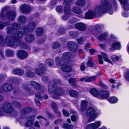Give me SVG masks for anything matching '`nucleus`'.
<instances>
[{
	"label": "nucleus",
	"mask_w": 129,
	"mask_h": 129,
	"mask_svg": "<svg viewBox=\"0 0 129 129\" xmlns=\"http://www.w3.org/2000/svg\"><path fill=\"white\" fill-rule=\"evenodd\" d=\"M52 108L54 110H57V107L56 104L54 103H52Z\"/></svg>",
	"instance_id": "nucleus-48"
},
{
	"label": "nucleus",
	"mask_w": 129,
	"mask_h": 129,
	"mask_svg": "<svg viewBox=\"0 0 129 129\" xmlns=\"http://www.w3.org/2000/svg\"><path fill=\"white\" fill-rule=\"evenodd\" d=\"M76 42L72 41L69 42L67 43V46L68 48L73 52L75 51L76 50V49L75 50L73 49L74 47L76 46Z\"/></svg>",
	"instance_id": "nucleus-15"
},
{
	"label": "nucleus",
	"mask_w": 129,
	"mask_h": 129,
	"mask_svg": "<svg viewBox=\"0 0 129 129\" xmlns=\"http://www.w3.org/2000/svg\"><path fill=\"white\" fill-rule=\"evenodd\" d=\"M33 124V121L32 120L28 121L25 124V126L26 127H29Z\"/></svg>",
	"instance_id": "nucleus-40"
},
{
	"label": "nucleus",
	"mask_w": 129,
	"mask_h": 129,
	"mask_svg": "<svg viewBox=\"0 0 129 129\" xmlns=\"http://www.w3.org/2000/svg\"><path fill=\"white\" fill-rule=\"evenodd\" d=\"M59 90L54 86L50 85L48 89V92L49 93L53 94V98L58 99L59 98L60 95L59 93Z\"/></svg>",
	"instance_id": "nucleus-6"
},
{
	"label": "nucleus",
	"mask_w": 129,
	"mask_h": 129,
	"mask_svg": "<svg viewBox=\"0 0 129 129\" xmlns=\"http://www.w3.org/2000/svg\"><path fill=\"white\" fill-rule=\"evenodd\" d=\"M62 112L63 114L66 116L68 117L69 116L70 114L65 109H63Z\"/></svg>",
	"instance_id": "nucleus-42"
},
{
	"label": "nucleus",
	"mask_w": 129,
	"mask_h": 129,
	"mask_svg": "<svg viewBox=\"0 0 129 129\" xmlns=\"http://www.w3.org/2000/svg\"><path fill=\"white\" fill-rule=\"evenodd\" d=\"M26 52L24 50H20L17 52V56L18 58L20 59H23L27 56Z\"/></svg>",
	"instance_id": "nucleus-13"
},
{
	"label": "nucleus",
	"mask_w": 129,
	"mask_h": 129,
	"mask_svg": "<svg viewBox=\"0 0 129 129\" xmlns=\"http://www.w3.org/2000/svg\"><path fill=\"white\" fill-rule=\"evenodd\" d=\"M34 39V36L31 34H29L26 36V40L27 42H30L33 41Z\"/></svg>",
	"instance_id": "nucleus-26"
},
{
	"label": "nucleus",
	"mask_w": 129,
	"mask_h": 129,
	"mask_svg": "<svg viewBox=\"0 0 129 129\" xmlns=\"http://www.w3.org/2000/svg\"><path fill=\"white\" fill-rule=\"evenodd\" d=\"M125 77L126 80L129 81V70H127L125 74Z\"/></svg>",
	"instance_id": "nucleus-36"
},
{
	"label": "nucleus",
	"mask_w": 129,
	"mask_h": 129,
	"mask_svg": "<svg viewBox=\"0 0 129 129\" xmlns=\"http://www.w3.org/2000/svg\"><path fill=\"white\" fill-rule=\"evenodd\" d=\"M87 65L89 67H91L93 65V63L91 61L89 60L88 62Z\"/></svg>",
	"instance_id": "nucleus-45"
},
{
	"label": "nucleus",
	"mask_w": 129,
	"mask_h": 129,
	"mask_svg": "<svg viewBox=\"0 0 129 129\" xmlns=\"http://www.w3.org/2000/svg\"><path fill=\"white\" fill-rule=\"evenodd\" d=\"M36 26L35 23L33 22H31L29 23L28 26V28H22L23 33L25 34V32L32 31Z\"/></svg>",
	"instance_id": "nucleus-9"
},
{
	"label": "nucleus",
	"mask_w": 129,
	"mask_h": 129,
	"mask_svg": "<svg viewBox=\"0 0 129 129\" xmlns=\"http://www.w3.org/2000/svg\"><path fill=\"white\" fill-rule=\"evenodd\" d=\"M40 69L37 68L35 69L36 73L37 75H40L44 72V71L45 69V66L43 64H41L39 65Z\"/></svg>",
	"instance_id": "nucleus-10"
},
{
	"label": "nucleus",
	"mask_w": 129,
	"mask_h": 129,
	"mask_svg": "<svg viewBox=\"0 0 129 129\" xmlns=\"http://www.w3.org/2000/svg\"><path fill=\"white\" fill-rule=\"evenodd\" d=\"M120 3L123 5L124 8L127 10H129V3L126 0H119Z\"/></svg>",
	"instance_id": "nucleus-16"
},
{
	"label": "nucleus",
	"mask_w": 129,
	"mask_h": 129,
	"mask_svg": "<svg viewBox=\"0 0 129 129\" xmlns=\"http://www.w3.org/2000/svg\"><path fill=\"white\" fill-rule=\"evenodd\" d=\"M126 50L127 52L129 54V44H128L126 47Z\"/></svg>",
	"instance_id": "nucleus-62"
},
{
	"label": "nucleus",
	"mask_w": 129,
	"mask_h": 129,
	"mask_svg": "<svg viewBox=\"0 0 129 129\" xmlns=\"http://www.w3.org/2000/svg\"><path fill=\"white\" fill-rule=\"evenodd\" d=\"M107 100L111 103H114L117 102L118 99L115 97L113 96L109 99H108Z\"/></svg>",
	"instance_id": "nucleus-27"
},
{
	"label": "nucleus",
	"mask_w": 129,
	"mask_h": 129,
	"mask_svg": "<svg viewBox=\"0 0 129 129\" xmlns=\"http://www.w3.org/2000/svg\"><path fill=\"white\" fill-rule=\"evenodd\" d=\"M86 129H94L92 124L91 123L87 125L86 127Z\"/></svg>",
	"instance_id": "nucleus-43"
},
{
	"label": "nucleus",
	"mask_w": 129,
	"mask_h": 129,
	"mask_svg": "<svg viewBox=\"0 0 129 129\" xmlns=\"http://www.w3.org/2000/svg\"><path fill=\"white\" fill-rule=\"evenodd\" d=\"M72 10L74 13L78 14H80L82 13L81 9L76 7H74Z\"/></svg>",
	"instance_id": "nucleus-21"
},
{
	"label": "nucleus",
	"mask_w": 129,
	"mask_h": 129,
	"mask_svg": "<svg viewBox=\"0 0 129 129\" xmlns=\"http://www.w3.org/2000/svg\"><path fill=\"white\" fill-rule=\"evenodd\" d=\"M87 101L83 100L81 101L80 110L83 111L86 109L87 106Z\"/></svg>",
	"instance_id": "nucleus-20"
},
{
	"label": "nucleus",
	"mask_w": 129,
	"mask_h": 129,
	"mask_svg": "<svg viewBox=\"0 0 129 129\" xmlns=\"http://www.w3.org/2000/svg\"><path fill=\"white\" fill-rule=\"evenodd\" d=\"M61 69L63 71L66 72H71L72 70L71 67L67 65H63L61 67Z\"/></svg>",
	"instance_id": "nucleus-18"
},
{
	"label": "nucleus",
	"mask_w": 129,
	"mask_h": 129,
	"mask_svg": "<svg viewBox=\"0 0 129 129\" xmlns=\"http://www.w3.org/2000/svg\"><path fill=\"white\" fill-rule=\"evenodd\" d=\"M89 92L94 96L98 97L101 99L107 98L109 95L108 93L106 91H102L99 93L97 90L95 88L91 89Z\"/></svg>",
	"instance_id": "nucleus-4"
},
{
	"label": "nucleus",
	"mask_w": 129,
	"mask_h": 129,
	"mask_svg": "<svg viewBox=\"0 0 129 129\" xmlns=\"http://www.w3.org/2000/svg\"><path fill=\"white\" fill-rule=\"evenodd\" d=\"M74 81L75 80L73 78H71L69 80V82L71 84L73 83L74 82Z\"/></svg>",
	"instance_id": "nucleus-54"
},
{
	"label": "nucleus",
	"mask_w": 129,
	"mask_h": 129,
	"mask_svg": "<svg viewBox=\"0 0 129 129\" xmlns=\"http://www.w3.org/2000/svg\"><path fill=\"white\" fill-rule=\"evenodd\" d=\"M18 21L20 22L23 23L25 21V19L24 17L23 16H20L18 18Z\"/></svg>",
	"instance_id": "nucleus-39"
},
{
	"label": "nucleus",
	"mask_w": 129,
	"mask_h": 129,
	"mask_svg": "<svg viewBox=\"0 0 129 129\" xmlns=\"http://www.w3.org/2000/svg\"><path fill=\"white\" fill-rule=\"evenodd\" d=\"M13 72L14 74L19 75H23L24 73L23 71L22 70L19 69L14 70Z\"/></svg>",
	"instance_id": "nucleus-22"
},
{
	"label": "nucleus",
	"mask_w": 129,
	"mask_h": 129,
	"mask_svg": "<svg viewBox=\"0 0 129 129\" xmlns=\"http://www.w3.org/2000/svg\"><path fill=\"white\" fill-rule=\"evenodd\" d=\"M34 88L36 89H39L40 88V84L34 81H31L29 83Z\"/></svg>",
	"instance_id": "nucleus-17"
},
{
	"label": "nucleus",
	"mask_w": 129,
	"mask_h": 129,
	"mask_svg": "<svg viewBox=\"0 0 129 129\" xmlns=\"http://www.w3.org/2000/svg\"><path fill=\"white\" fill-rule=\"evenodd\" d=\"M57 11L59 13H61L62 12V8L61 6H58L56 8Z\"/></svg>",
	"instance_id": "nucleus-41"
},
{
	"label": "nucleus",
	"mask_w": 129,
	"mask_h": 129,
	"mask_svg": "<svg viewBox=\"0 0 129 129\" xmlns=\"http://www.w3.org/2000/svg\"><path fill=\"white\" fill-rule=\"evenodd\" d=\"M7 15L8 18L9 20H12L14 18L15 16V14L14 12H9L7 13Z\"/></svg>",
	"instance_id": "nucleus-23"
},
{
	"label": "nucleus",
	"mask_w": 129,
	"mask_h": 129,
	"mask_svg": "<svg viewBox=\"0 0 129 129\" xmlns=\"http://www.w3.org/2000/svg\"><path fill=\"white\" fill-rule=\"evenodd\" d=\"M26 6L25 5H23V8H22L21 9V11L23 12H23V10L24 9H26Z\"/></svg>",
	"instance_id": "nucleus-56"
},
{
	"label": "nucleus",
	"mask_w": 129,
	"mask_h": 129,
	"mask_svg": "<svg viewBox=\"0 0 129 129\" xmlns=\"http://www.w3.org/2000/svg\"><path fill=\"white\" fill-rule=\"evenodd\" d=\"M121 47V45L120 42H114L112 44L111 47L110 48V50L112 51L115 49H119Z\"/></svg>",
	"instance_id": "nucleus-12"
},
{
	"label": "nucleus",
	"mask_w": 129,
	"mask_h": 129,
	"mask_svg": "<svg viewBox=\"0 0 129 129\" xmlns=\"http://www.w3.org/2000/svg\"><path fill=\"white\" fill-rule=\"evenodd\" d=\"M55 61L57 67L60 66L63 62L61 58L59 57H57L56 58Z\"/></svg>",
	"instance_id": "nucleus-24"
},
{
	"label": "nucleus",
	"mask_w": 129,
	"mask_h": 129,
	"mask_svg": "<svg viewBox=\"0 0 129 129\" xmlns=\"http://www.w3.org/2000/svg\"><path fill=\"white\" fill-rule=\"evenodd\" d=\"M102 124V122L100 121H96L94 123H92L94 129L99 127Z\"/></svg>",
	"instance_id": "nucleus-28"
},
{
	"label": "nucleus",
	"mask_w": 129,
	"mask_h": 129,
	"mask_svg": "<svg viewBox=\"0 0 129 129\" xmlns=\"http://www.w3.org/2000/svg\"><path fill=\"white\" fill-rule=\"evenodd\" d=\"M101 114V112L97 111L96 109H94L92 107L89 108L87 110L86 112V115L89 117L88 121L90 122L94 121Z\"/></svg>",
	"instance_id": "nucleus-3"
},
{
	"label": "nucleus",
	"mask_w": 129,
	"mask_h": 129,
	"mask_svg": "<svg viewBox=\"0 0 129 129\" xmlns=\"http://www.w3.org/2000/svg\"><path fill=\"white\" fill-rule=\"evenodd\" d=\"M90 44L89 43L87 44L85 47L86 49H88L90 47Z\"/></svg>",
	"instance_id": "nucleus-57"
},
{
	"label": "nucleus",
	"mask_w": 129,
	"mask_h": 129,
	"mask_svg": "<svg viewBox=\"0 0 129 129\" xmlns=\"http://www.w3.org/2000/svg\"><path fill=\"white\" fill-rule=\"evenodd\" d=\"M35 101L36 104L38 106H40L41 105V103L39 101L37 100L36 99H35Z\"/></svg>",
	"instance_id": "nucleus-53"
},
{
	"label": "nucleus",
	"mask_w": 129,
	"mask_h": 129,
	"mask_svg": "<svg viewBox=\"0 0 129 129\" xmlns=\"http://www.w3.org/2000/svg\"><path fill=\"white\" fill-rule=\"evenodd\" d=\"M42 79L43 81H45L47 79V78L46 77L44 76L42 77Z\"/></svg>",
	"instance_id": "nucleus-63"
},
{
	"label": "nucleus",
	"mask_w": 129,
	"mask_h": 129,
	"mask_svg": "<svg viewBox=\"0 0 129 129\" xmlns=\"http://www.w3.org/2000/svg\"><path fill=\"white\" fill-rule=\"evenodd\" d=\"M77 118L74 115H72L71 117L72 121H75Z\"/></svg>",
	"instance_id": "nucleus-51"
},
{
	"label": "nucleus",
	"mask_w": 129,
	"mask_h": 129,
	"mask_svg": "<svg viewBox=\"0 0 129 129\" xmlns=\"http://www.w3.org/2000/svg\"><path fill=\"white\" fill-rule=\"evenodd\" d=\"M101 55H99L98 56L99 62L100 63L102 64L103 63V61L102 59L103 58L104 60L112 64V62L108 57V56L107 54L104 52L101 53Z\"/></svg>",
	"instance_id": "nucleus-7"
},
{
	"label": "nucleus",
	"mask_w": 129,
	"mask_h": 129,
	"mask_svg": "<svg viewBox=\"0 0 129 129\" xmlns=\"http://www.w3.org/2000/svg\"><path fill=\"white\" fill-rule=\"evenodd\" d=\"M35 126H37L38 127H40V125L39 124L38 122L37 121H36L35 123Z\"/></svg>",
	"instance_id": "nucleus-58"
},
{
	"label": "nucleus",
	"mask_w": 129,
	"mask_h": 129,
	"mask_svg": "<svg viewBox=\"0 0 129 129\" xmlns=\"http://www.w3.org/2000/svg\"><path fill=\"white\" fill-rule=\"evenodd\" d=\"M15 35L16 37H17L19 38H21L23 36L22 33L19 32L18 31H16L15 33Z\"/></svg>",
	"instance_id": "nucleus-34"
},
{
	"label": "nucleus",
	"mask_w": 129,
	"mask_h": 129,
	"mask_svg": "<svg viewBox=\"0 0 129 129\" xmlns=\"http://www.w3.org/2000/svg\"><path fill=\"white\" fill-rule=\"evenodd\" d=\"M14 110L12 105L8 102H7L3 105L2 108H0V116L3 115V112L10 113Z\"/></svg>",
	"instance_id": "nucleus-5"
},
{
	"label": "nucleus",
	"mask_w": 129,
	"mask_h": 129,
	"mask_svg": "<svg viewBox=\"0 0 129 129\" xmlns=\"http://www.w3.org/2000/svg\"><path fill=\"white\" fill-rule=\"evenodd\" d=\"M2 88L4 91L8 92L12 89V87L9 84H4L3 85Z\"/></svg>",
	"instance_id": "nucleus-19"
},
{
	"label": "nucleus",
	"mask_w": 129,
	"mask_h": 129,
	"mask_svg": "<svg viewBox=\"0 0 129 129\" xmlns=\"http://www.w3.org/2000/svg\"><path fill=\"white\" fill-rule=\"evenodd\" d=\"M101 31L100 29H97L95 30V33H93L94 35H96L98 39L101 41L106 40L108 43L111 41H114L115 39V37L113 35H111L110 37L107 33L101 34Z\"/></svg>",
	"instance_id": "nucleus-2"
},
{
	"label": "nucleus",
	"mask_w": 129,
	"mask_h": 129,
	"mask_svg": "<svg viewBox=\"0 0 129 129\" xmlns=\"http://www.w3.org/2000/svg\"><path fill=\"white\" fill-rule=\"evenodd\" d=\"M36 98L37 99H41V95L39 93H37L36 94Z\"/></svg>",
	"instance_id": "nucleus-47"
},
{
	"label": "nucleus",
	"mask_w": 129,
	"mask_h": 129,
	"mask_svg": "<svg viewBox=\"0 0 129 129\" xmlns=\"http://www.w3.org/2000/svg\"><path fill=\"white\" fill-rule=\"evenodd\" d=\"M71 56L70 52H67L64 53L62 56V57L64 59H67Z\"/></svg>",
	"instance_id": "nucleus-31"
},
{
	"label": "nucleus",
	"mask_w": 129,
	"mask_h": 129,
	"mask_svg": "<svg viewBox=\"0 0 129 129\" xmlns=\"http://www.w3.org/2000/svg\"><path fill=\"white\" fill-rule=\"evenodd\" d=\"M12 28L14 29H17L20 28V26L18 24L15 23L12 25Z\"/></svg>",
	"instance_id": "nucleus-38"
},
{
	"label": "nucleus",
	"mask_w": 129,
	"mask_h": 129,
	"mask_svg": "<svg viewBox=\"0 0 129 129\" xmlns=\"http://www.w3.org/2000/svg\"><path fill=\"white\" fill-rule=\"evenodd\" d=\"M36 33L38 36H42L43 33V29L41 27H38Z\"/></svg>",
	"instance_id": "nucleus-30"
},
{
	"label": "nucleus",
	"mask_w": 129,
	"mask_h": 129,
	"mask_svg": "<svg viewBox=\"0 0 129 129\" xmlns=\"http://www.w3.org/2000/svg\"><path fill=\"white\" fill-rule=\"evenodd\" d=\"M123 16L127 17L129 16V14L127 12H124L122 14Z\"/></svg>",
	"instance_id": "nucleus-46"
},
{
	"label": "nucleus",
	"mask_w": 129,
	"mask_h": 129,
	"mask_svg": "<svg viewBox=\"0 0 129 129\" xmlns=\"http://www.w3.org/2000/svg\"><path fill=\"white\" fill-rule=\"evenodd\" d=\"M109 82L111 83H114L115 82V80L113 79H110L109 80Z\"/></svg>",
	"instance_id": "nucleus-55"
},
{
	"label": "nucleus",
	"mask_w": 129,
	"mask_h": 129,
	"mask_svg": "<svg viewBox=\"0 0 129 129\" xmlns=\"http://www.w3.org/2000/svg\"><path fill=\"white\" fill-rule=\"evenodd\" d=\"M52 61L49 59L47 60L46 61V64H48L49 66H51L52 65Z\"/></svg>",
	"instance_id": "nucleus-44"
},
{
	"label": "nucleus",
	"mask_w": 129,
	"mask_h": 129,
	"mask_svg": "<svg viewBox=\"0 0 129 129\" xmlns=\"http://www.w3.org/2000/svg\"><path fill=\"white\" fill-rule=\"evenodd\" d=\"M8 32V33H10L11 32H12L13 30H11L10 28H9L7 29Z\"/></svg>",
	"instance_id": "nucleus-59"
},
{
	"label": "nucleus",
	"mask_w": 129,
	"mask_h": 129,
	"mask_svg": "<svg viewBox=\"0 0 129 129\" xmlns=\"http://www.w3.org/2000/svg\"><path fill=\"white\" fill-rule=\"evenodd\" d=\"M13 104L14 105L17 106H18L20 105L19 103L16 102H15L14 103H13Z\"/></svg>",
	"instance_id": "nucleus-61"
},
{
	"label": "nucleus",
	"mask_w": 129,
	"mask_h": 129,
	"mask_svg": "<svg viewBox=\"0 0 129 129\" xmlns=\"http://www.w3.org/2000/svg\"><path fill=\"white\" fill-rule=\"evenodd\" d=\"M85 66L84 64L82 63L81 66V69L82 70H84L85 69Z\"/></svg>",
	"instance_id": "nucleus-49"
},
{
	"label": "nucleus",
	"mask_w": 129,
	"mask_h": 129,
	"mask_svg": "<svg viewBox=\"0 0 129 129\" xmlns=\"http://www.w3.org/2000/svg\"><path fill=\"white\" fill-rule=\"evenodd\" d=\"M69 94L71 96L76 98H77L78 95L77 92L74 90H71L69 92Z\"/></svg>",
	"instance_id": "nucleus-25"
},
{
	"label": "nucleus",
	"mask_w": 129,
	"mask_h": 129,
	"mask_svg": "<svg viewBox=\"0 0 129 129\" xmlns=\"http://www.w3.org/2000/svg\"><path fill=\"white\" fill-rule=\"evenodd\" d=\"M22 87L23 89L25 90H26L28 89V87H27V85H26L23 84L22 85Z\"/></svg>",
	"instance_id": "nucleus-52"
},
{
	"label": "nucleus",
	"mask_w": 129,
	"mask_h": 129,
	"mask_svg": "<svg viewBox=\"0 0 129 129\" xmlns=\"http://www.w3.org/2000/svg\"><path fill=\"white\" fill-rule=\"evenodd\" d=\"M60 46V45L58 42H55L53 44L52 46V48L53 49H55L58 48Z\"/></svg>",
	"instance_id": "nucleus-33"
},
{
	"label": "nucleus",
	"mask_w": 129,
	"mask_h": 129,
	"mask_svg": "<svg viewBox=\"0 0 129 129\" xmlns=\"http://www.w3.org/2000/svg\"><path fill=\"white\" fill-rule=\"evenodd\" d=\"M91 54H92L95 52V51L94 49H91L89 50Z\"/></svg>",
	"instance_id": "nucleus-50"
},
{
	"label": "nucleus",
	"mask_w": 129,
	"mask_h": 129,
	"mask_svg": "<svg viewBox=\"0 0 129 129\" xmlns=\"http://www.w3.org/2000/svg\"><path fill=\"white\" fill-rule=\"evenodd\" d=\"M76 28L81 31L85 30L86 29V25L83 23H79L76 24L75 25Z\"/></svg>",
	"instance_id": "nucleus-14"
},
{
	"label": "nucleus",
	"mask_w": 129,
	"mask_h": 129,
	"mask_svg": "<svg viewBox=\"0 0 129 129\" xmlns=\"http://www.w3.org/2000/svg\"><path fill=\"white\" fill-rule=\"evenodd\" d=\"M96 77L95 76H94L91 77H83L81 78L80 81H85L86 82H90L95 80Z\"/></svg>",
	"instance_id": "nucleus-11"
},
{
	"label": "nucleus",
	"mask_w": 129,
	"mask_h": 129,
	"mask_svg": "<svg viewBox=\"0 0 129 129\" xmlns=\"http://www.w3.org/2000/svg\"><path fill=\"white\" fill-rule=\"evenodd\" d=\"M34 73L33 72H27L26 74V76L28 77L31 78L34 75Z\"/></svg>",
	"instance_id": "nucleus-37"
},
{
	"label": "nucleus",
	"mask_w": 129,
	"mask_h": 129,
	"mask_svg": "<svg viewBox=\"0 0 129 129\" xmlns=\"http://www.w3.org/2000/svg\"><path fill=\"white\" fill-rule=\"evenodd\" d=\"M63 127L67 129H73V127L72 125L69 124L68 125L67 124H64L63 126Z\"/></svg>",
	"instance_id": "nucleus-35"
},
{
	"label": "nucleus",
	"mask_w": 129,
	"mask_h": 129,
	"mask_svg": "<svg viewBox=\"0 0 129 129\" xmlns=\"http://www.w3.org/2000/svg\"><path fill=\"white\" fill-rule=\"evenodd\" d=\"M85 4V1L84 0H78L76 2L77 5L82 6Z\"/></svg>",
	"instance_id": "nucleus-32"
},
{
	"label": "nucleus",
	"mask_w": 129,
	"mask_h": 129,
	"mask_svg": "<svg viewBox=\"0 0 129 129\" xmlns=\"http://www.w3.org/2000/svg\"><path fill=\"white\" fill-rule=\"evenodd\" d=\"M111 5L107 2H105L102 5L96 6L93 10H89L85 13V17L88 19L93 18L96 15L101 13L108 12L110 14H113Z\"/></svg>",
	"instance_id": "nucleus-1"
},
{
	"label": "nucleus",
	"mask_w": 129,
	"mask_h": 129,
	"mask_svg": "<svg viewBox=\"0 0 129 129\" xmlns=\"http://www.w3.org/2000/svg\"><path fill=\"white\" fill-rule=\"evenodd\" d=\"M111 59L114 62H116L118 61L120 58V56H117L116 55H113L111 57Z\"/></svg>",
	"instance_id": "nucleus-29"
},
{
	"label": "nucleus",
	"mask_w": 129,
	"mask_h": 129,
	"mask_svg": "<svg viewBox=\"0 0 129 129\" xmlns=\"http://www.w3.org/2000/svg\"><path fill=\"white\" fill-rule=\"evenodd\" d=\"M76 21V19L75 18H73L71 20V23H74Z\"/></svg>",
	"instance_id": "nucleus-60"
},
{
	"label": "nucleus",
	"mask_w": 129,
	"mask_h": 129,
	"mask_svg": "<svg viewBox=\"0 0 129 129\" xmlns=\"http://www.w3.org/2000/svg\"><path fill=\"white\" fill-rule=\"evenodd\" d=\"M68 18V17L66 16H63L62 17V18L64 20L67 19Z\"/></svg>",
	"instance_id": "nucleus-64"
},
{
	"label": "nucleus",
	"mask_w": 129,
	"mask_h": 129,
	"mask_svg": "<svg viewBox=\"0 0 129 129\" xmlns=\"http://www.w3.org/2000/svg\"><path fill=\"white\" fill-rule=\"evenodd\" d=\"M72 1V0H65L64 2V4L66 5L64 8V12L66 15H69L71 12L70 6L69 4H67L71 3Z\"/></svg>",
	"instance_id": "nucleus-8"
}]
</instances>
